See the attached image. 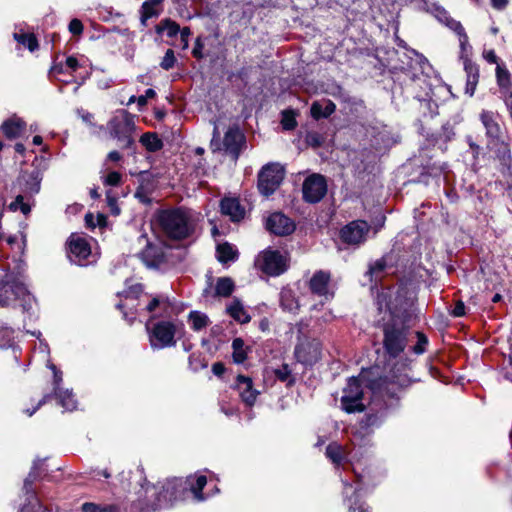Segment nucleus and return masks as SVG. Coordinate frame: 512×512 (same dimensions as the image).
Returning a JSON list of instances; mask_svg holds the SVG:
<instances>
[{
	"mask_svg": "<svg viewBox=\"0 0 512 512\" xmlns=\"http://www.w3.org/2000/svg\"><path fill=\"white\" fill-rule=\"evenodd\" d=\"M141 292H142V286L140 284H137V285L131 287L128 291H125L126 301L133 299V298H137Z\"/></svg>",
	"mask_w": 512,
	"mask_h": 512,
	"instance_id": "obj_53",
	"label": "nucleus"
},
{
	"mask_svg": "<svg viewBox=\"0 0 512 512\" xmlns=\"http://www.w3.org/2000/svg\"><path fill=\"white\" fill-rule=\"evenodd\" d=\"M182 479L168 480L161 486V490L157 491V488L153 486L151 488L152 494H157L156 502L152 504V509L167 508L173 505L178 499L179 489L182 488Z\"/></svg>",
	"mask_w": 512,
	"mask_h": 512,
	"instance_id": "obj_8",
	"label": "nucleus"
},
{
	"mask_svg": "<svg viewBox=\"0 0 512 512\" xmlns=\"http://www.w3.org/2000/svg\"><path fill=\"white\" fill-rule=\"evenodd\" d=\"M217 259L221 263L235 261L238 257L237 250L229 243L218 244L216 248Z\"/></svg>",
	"mask_w": 512,
	"mask_h": 512,
	"instance_id": "obj_29",
	"label": "nucleus"
},
{
	"mask_svg": "<svg viewBox=\"0 0 512 512\" xmlns=\"http://www.w3.org/2000/svg\"><path fill=\"white\" fill-rule=\"evenodd\" d=\"M107 202H108V206L110 207V210H111L112 214L118 215L120 213V209L117 206L116 199L110 197L109 195H107Z\"/></svg>",
	"mask_w": 512,
	"mask_h": 512,
	"instance_id": "obj_55",
	"label": "nucleus"
},
{
	"mask_svg": "<svg viewBox=\"0 0 512 512\" xmlns=\"http://www.w3.org/2000/svg\"><path fill=\"white\" fill-rule=\"evenodd\" d=\"M48 367L53 371L54 374V393H58L61 390L60 383L62 381V373L57 370L54 364H49Z\"/></svg>",
	"mask_w": 512,
	"mask_h": 512,
	"instance_id": "obj_48",
	"label": "nucleus"
},
{
	"mask_svg": "<svg viewBox=\"0 0 512 512\" xmlns=\"http://www.w3.org/2000/svg\"><path fill=\"white\" fill-rule=\"evenodd\" d=\"M212 372L216 376H221L225 372V367L221 362H216L212 365Z\"/></svg>",
	"mask_w": 512,
	"mask_h": 512,
	"instance_id": "obj_58",
	"label": "nucleus"
},
{
	"mask_svg": "<svg viewBox=\"0 0 512 512\" xmlns=\"http://www.w3.org/2000/svg\"><path fill=\"white\" fill-rule=\"evenodd\" d=\"M370 225L364 220H354L340 230V239L351 246H359L367 239Z\"/></svg>",
	"mask_w": 512,
	"mask_h": 512,
	"instance_id": "obj_9",
	"label": "nucleus"
},
{
	"mask_svg": "<svg viewBox=\"0 0 512 512\" xmlns=\"http://www.w3.org/2000/svg\"><path fill=\"white\" fill-rule=\"evenodd\" d=\"M362 383L363 376L351 377L346 387L343 389L341 406L347 413L362 412L365 409V405L362 402Z\"/></svg>",
	"mask_w": 512,
	"mask_h": 512,
	"instance_id": "obj_5",
	"label": "nucleus"
},
{
	"mask_svg": "<svg viewBox=\"0 0 512 512\" xmlns=\"http://www.w3.org/2000/svg\"><path fill=\"white\" fill-rule=\"evenodd\" d=\"M13 37L18 43L27 47L31 52L38 48V41L34 34L14 33Z\"/></svg>",
	"mask_w": 512,
	"mask_h": 512,
	"instance_id": "obj_37",
	"label": "nucleus"
},
{
	"mask_svg": "<svg viewBox=\"0 0 512 512\" xmlns=\"http://www.w3.org/2000/svg\"><path fill=\"white\" fill-rule=\"evenodd\" d=\"M491 4L496 9H503L506 7L508 0H490Z\"/></svg>",
	"mask_w": 512,
	"mask_h": 512,
	"instance_id": "obj_61",
	"label": "nucleus"
},
{
	"mask_svg": "<svg viewBox=\"0 0 512 512\" xmlns=\"http://www.w3.org/2000/svg\"><path fill=\"white\" fill-rule=\"evenodd\" d=\"M386 268V262L383 259L377 260L374 264H372L369 268V273L371 276H375L376 279L378 278V275L384 271Z\"/></svg>",
	"mask_w": 512,
	"mask_h": 512,
	"instance_id": "obj_47",
	"label": "nucleus"
},
{
	"mask_svg": "<svg viewBox=\"0 0 512 512\" xmlns=\"http://www.w3.org/2000/svg\"><path fill=\"white\" fill-rule=\"evenodd\" d=\"M69 31L74 35H79L83 31V25L80 20L73 19L69 23Z\"/></svg>",
	"mask_w": 512,
	"mask_h": 512,
	"instance_id": "obj_52",
	"label": "nucleus"
},
{
	"mask_svg": "<svg viewBox=\"0 0 512 512\" xmlns=\"http://www.w3.org/2000/svg\"><path fill=\"white\" fill-rule=\"evenodd\" d=\"M336 110V105L329 99L314 101L310 107L311 116L315 120L328 118Z\"/></svg>",
	"mask_w": 512,
	"mask_h": 512,
	"instance_id": "obj_22",
	"label": "nucleus"
},
{
	"mask_svg": "<svg viewBox=\"0 0 512 512\" xmlns=\"http://www.w3.org/2000/svg\"><path fill=\"white\" fill-rule=\"evenodd\" d=\"M35 480V475L33 472H30L28 477L24 481V489L26 491V494L28 495V501L29 503L22 507L20 512H47L40 504L38 499L35 497L31 486L33 481Z\"/></svg>",
	"mask_w": 512,
	"mask_h": 512,
	"instance_id": "obj_21",
	"label": "nucleus"
},
{
	"mask_svg": "<svg viewBox=\"0 0 512 512\" xmlns=\"http://www.w3.org/2000/svg\"><path fill=\"white\" fill-rule=\"evenodd\" d=\"M266 228L275 235L285 236L291 234L295 230V224L286 215L277 212L271 214L267 218Z\"/></svg>",
	"mask_w": 512,
	"mask_h": 512,
	"instance_id": "obj_14",
	"label": "nucleus"
},
{
	"mask_svg": "<svg viewBox=\"0 0 512 512\" xmlns=\"http://www.w3.org/2000/svg\"><path fill=\"white\" fill-rule=\"evenodd\" d=\"M464 314H465V306L462 302H458L452 311V315L455 317H461Z\"/></svg>",
	"mask_w": 512,
	"mask_h": 512,
	"instance_id": "obj_56",
	"label": "nucleus"
},
{
	"mask_svg": "<svg viewBox=\"0 0 512 512\" xmlns=\"http://www.w3.org/2000/svg\"><path fill=\"white\" fill-rule=\"evenodd\" d=\"M206 483L207 478L204 475L197 476L195 483H190V490L197 501L205 500L201 491L205 487Z\"/></svg>",
	"mask_w": 512,
	"mask_h": 512,
	"instance_id": "obj_39",
	"label": "nucleus"
},
{
	"mask_svg": "<svg viewBox=\"0 0 512 512\" xmlns=\"http://www.w3.org/2000/svg\"><path fill=\"white\" fill-rule=\"evenodd\" d=\"M175 62H176V58L174 55V51L172 49H168L160 63V66L164 70H169V69L173 68V66L175 65Z\"/></svg>",
	"mask_w": 512,
	"mask_h": 512,
	"instance_id": "obj_44",
	"label": "nucleus"
},
{
	"mask_svg": "<svg viewBox=\"0 0 512 512\" xmlns=\"http://www.w3.org/2000/svg\"><path fill=\"white\" fill-rule=\"evenodd\" d=\"M379 309L385 304L389 319L384 324V348L393 357L404 351L407 345L408 328L414 314L412 304L400 294H397L392 301H388L387 294L381 293L377 297Z\"/></svg>",
	"mask_w": 512,
	"mask_h": 512,
	"instance_id": "obj_1",
	"label": "nucleus"
},
{
	"mask_svg": "<svg viewBox=\"0 0 512 512\" xmlns=\"http://www.w3.org/2000/svg\"><path fill=\"white\" fill-rule=\"evenodd\" d=\"M284 179V169L279 164L265 165L258 175V189L264 196L273 194Z\"/></svg>",
	"mask_w": 512,
	"mask_h": 512,
	"instance_id": "obj_6",
	"label": "nucleus"
},
{
	"mask_svg": "<svg viewBox=\"0 0 512 512\" xmlns=\"http://www.w3.org/2000/svg\"><path fill=\"white\" fill-rule=\"evenodd\" d=\"M221 212L231 221L238 222L245 216V209L237 198L225 197L220 202Z\"/></svg>",
	"mask_w": 512,
	"mask_h": 512,
	"instance_id": "obj_17",
	"label": "nucleus"
},
{
	"mask_svg": "<svg viewBox=\"0 0 512 512\" xmlns=\"http://www.w3.org/2000/svg\"><path fill=\"white\" fill-rule=\"evenodd\" d=\"M416 336H417L418 341H417V344L415 346H413V351H414V353L420 355L425 352L426 346L428 344V339L421 332H417Z\"/></svg>",
	"mask_w": 512,
	"mask_h": 512,
	"instance_id": "obj_45",
	"label": "nucleus"
},
{
	"mask_svg": "<svg viewBox=\"0 0 512 512\" xmlns=\"http://www.w3.org/2000/svg\"><path fill=\"white\" fill-rule=\"evenodd\" d=\"M59 400V404L68 411H73L76 409V400L74 399L72 393L68 390L60 391L55 394Z\"/></svg>",
	"mask_w": 512,
	"mask_h": 512,
	"instance_id": "obj_38",
	"label": "nucleus"
},
{
	"mask_svg": "<svg viewBox=\"0 0 512 512\" xmlns=\"http://www.w3.org/2000/svg\"><path fill=\"white\" fill-rule=\"evenodd\" d=\"M234 290V282L228 277L219 278L215 286V294L220 297H228Z\"/></svg>",
	"mask_w": 512,
	"mask_h": 512,
	"instance_id": "obj_33",
	"label": "nucleus"
},
{
	"mask_svg": "<svg viewBox=\"0 0 512 512\" xmlns=\"http://www.w3.org/2000/svg\"><path fill=\"white\" fill-rule=\"evenodd\" d=\"M281 124L285 130H293L297 126L295 114L292 110H285L282 112Z\"/></svg>",
	"mask_w": 512,
	"mask_h": 512,
	"instance_id": "obj_42",
	"label": "nucleus"
},
{
	"mask_svg": "<svg viewBox=\"0 0 512 512\" xmlns=\"http://www.w3.org/2000/svg\"><path fill=\"white\" fill-rule=\"evenodd\" d=\"M179 32L183 49H186L188 47V38L191 34L190 29L188 27H184Z\"/></svg>",
	"mask_w": 512,
	"mask_h": 512,
	"instance_id": "obj_54",
	"label": "nucleus"
},
{
	"mask_svg": "<svg viewBox=\"0 0 512 512\" xmlns=\"http://www.w3.org/2000/svg\"><path fill=\"white\" fill-rule=\"evenodd\" d=\"M83 512H118V507L115 505L100 506L94 503H84L82 505Z\"/></svg>",
	"mask_w": 512,
	"mask_h": 512,
	"instance_id": "obj_41",
	"label": "nucleus"
},
{
	"mask_svg": "<svg viewBox=\"0 0 512 512\" xmlns=\"http://www.w3.org/2000/svg\"><path fill=\"white\" fill-rule=\"evenodd\" d=\"M275 375L281 381H288L291 375V371L287 365H283L281 368L275 371Z\"/></svg>",
	"mask_w": 512,
	"mask_h": 512,
	"instance_id": "obj_51",
	"label": "nucleus"
},
{
	"mask_svg": "<svg viewBox=\"0 0 512 512\" xmlns=\"http://www.w3.org/2000/svg\"><path fill=\"white\" fill-rule=\"evenodd\" d=\"M108 159L111 160V161H119L121 159V155L117 151H111L108 154Z\"/></svg>",
	"mask_w": 512,
	"mask_h": 512,
	"instance_id": "obj_64",
	"label": "nucleus"
},
{
	"mask_svg": "<svg viewBox=\"0 0 512 512\" xmlns=\"http://www.w3.org/2000/svg\"><path fill=\"white\" fill-rule=\"evenodd\" d=\"M121 174L116 172V171H112L110 173H108V175L106 176L105 180H104V183L106 185H110V186H117L120 184L121 182Z\"/></svg>",
	"mask_w": 512,
	"mask_h": 512,
	"instance_id": "obj_49",
	"label": "nucleus"
},
{
	"mask_svg": "<svg viewBox=\"0 0 512 512\" xmlns=\"http://www.w3.org/2000/svg\"><path fill=\"white\" fill-rule=\"evenodd\" d=\"M161 230L170 238L181 240L190 237L196 226V218L182 208L163 210L158 214Z\"/></svg>",
	"mask_w": 512,
	"mask_h": 512,
	"instance_id": "obj_2",
	"label": "nucleus"
},
{
	"mask_svg": "<svg viewBox=\"0 0 512 512\" xmlns=\"http://www.w3.org/2000/svg\"><path fill=\"white\" fill-rule=\"evenodd\" d=\"M48 395L44 396L32 410L27 409L25 412L28 416H32L48 399Z\"/></svg>",
	"mask_w": 512,
	"mask_h": 512,
	"instance_id": "obj_59",
	"label": "nucleus"
},
{
	"mask_svg": "<svg viewBox=\"0 0 512 512\" xmlns=\"http://www.w3.org/2000/svg\"><path fill=\"white\" fill-rule=\"evenodd\" d=\"M484 58L490 62V63H497V55L495 54V52L493 50H489V51H486L484 53Z\"/></svg>",
	"mask_w": 512,
	"mask_h": 512,
	"instance_id": "obj_60",
	"label": "nucleus"
},
{
	"mask_svg": "<svg viewBox=\"0 0 512 512\" xmlns=\"http://www.w3.org/2000/svg\"><path fill=\"white\" fill-rule=\"evenodd\" d=\"M295 357L304 365H313L321 357V343L317 339H300L295 348Z\"/></svg>",
	"mask_w": 512,
	"mask_h": 512,
	"instance_id": "obj_11",
	"label": "nucleus"
},
{
	"mask_svg": "<svg viewBox=\"0 0 512 512\" xmlns=\"http://www.w3.org/2000/svg\"><path fill=\"white\" fill-rule=\"evenodd\" d=\"M464 70L466 72L465 92L469 96H473L479 79V69L476 64L465 61Z\"/></svg>",
	"mask_w": 512,
	"mask_h": 512,
	"instance_id": "obj_26",
	"label": "nucleus"
},
{
	"mask_svg": "<svg viewBox=\"0 0 512 512\" xmlns=\"http://www.w3.org/2000/svg\"><path fill=\"white\" fill-rule=\"evenodd\" d=\"M110 136L117 139L121 148H128L133 143L132 127L127 120L113 118L108 123Z\"/></svg>",
	"mask_w": 512,
	"mask_h": 512,
	"instance_id": "obj_13",
	"label": "nucleus"
},
{
	"mask_svg": "<svg viewBox=\"0 0 512 512\" xmlns=\"http://www.w3.org/2000/svg\"><path fill=\"white\" fill-rule=\"evenodd\" d=\"M191 327L195 331H200L209 324V318L206 314L199 311H191L188 316Z\"/></svg>",
	"mask_w": 512,
	"mask_h": 512,
	"instance_id": "obj_34",
	"label": "nucleus"
},
{
	"mask_svg": "<svg viewBox=\"0 0 512 512\" xmlns=\"http://www.w3.org/2000/svg\"><path fill=\"white\" fill-rule=\"evenodd\" d=\"M158 14L159 11L155 6H151V4L144 2L141 7V23L146 25L148 19L155 17Z\"/></svg>",
	"mask_w": 512,
	"mask_h": 512,
	"instance_id": "obj_43",
	"label": "nucleus"
},
{
	"mask_svg": "<svg viewBox=\"0 0 512 512\" xmlns=\"http://www.w3.org/2000/svg\"><path fill=\"white\" fill-rule=\"evenodd\" d=\"M236 386L242 401L248 406H252L256 401L258 391L253 389L251 378L239 375L237 377Z\"/></svg>",
	"mask_w": 512,
	"mask_h": 512,
	"instance_id": "obj_19",
	"label": "nucleus"
},
{
	"mask_svg": "<svg viewBox=\"0 0 512 512\" xmlns=\"http://www.w3.org/2000/svg\"><path fill=\"white\" fill-rule=\"evenodd\" d=\"M326 456L336 466H339L340 464H342L343 461H346V462L351 461V457L346 452L345 448L336 442L330 443L327 446Z\"/></svg>",
	"mask_w": 512,
	"mask_h": 512,
	"instance_id": "obj_24",
	"label": "nucleus"
},
{
	"mask_svg": "<svg viewBox=\"0 0 512 512\" xmlns=\"http://www.w3.org/2000/svg\"><path fill=\"white\" fill-rule=\"evenodd\" d=\"M411 384V380L406 373L396 374L393 372L389 380H383L379 386V393L382 396H389L391 398L397 397L400 389L406 388Z\"/></svg>",
	"mask_w": 512,
	"mask_h": 512,
	"instance_id": "obj_15",
	"label": "nucleus"
},
{
	"mask_svg": "<svg viewBox=\"0 0 512 512\" xmlns=\"http://www.w3.org/2000/svg\"><path fill=\"white\" fill-rule=\"evenodd\" d=\"M219 138V132L215 126L213 131V138L211 140L212 150H223L234 160H236L239 157L241 148L245 143V137L240 129L237 126L230 127L224 135L222 144L219 142Z\"/></svg>",
	"mask_w": 512,
	"mask_h": 512,
	"instance_id": "obj_4",
	"label": "nucleus"
},
{
	"mask_svg": "<svg viewBox=\"0 0 512 512\" xmlns=\"http://www.w3.org/2000/svg\"><path fill=\"white\" fill-rule=\"evenodd\" d=\"M91 255V247L86 238L72 234L68 239V258L76 265L84 266Z\"/></svg>",
	"mask_w": 512,
	"mask_h": 512,
	"instance_id": "obj_12",
	"label": "nucleus"
},
{
	"mask_svg": "<svg viewBox=\"0 0 512 512\" xmlns=\"http://www.w3.org/2000/svg\"><path fill=\"white\" fill-rule=\"evenodd\" d=\"M140 142L150 152L159 151L163 147L162 140L155 133H144L140 138Z\"/></svg>",
	"mask_w": 512,
	"mask_h": 512,
	"instance_id": "obj_31",
	"label": "nucleus"
},
{
	"mask_svg": "<svg viewBox=\"0 0 512 512\" xmlns=\"http://www.w3.org/2000/svg\"><path fill=\"white\" fill-rule=\"evenodd\" d=\"M258 267L270 276H279L287 270L286 257L279 251L266 250L256 261Z\"/></svg>",
	"mask_w": 512,
	"mask_h": 512,
	"instance_id": "obj_7",
	"label": "nucleus"
},
{
	"mask_svg": "<svg viewBox=\"0 0 512 512\" xmlns=\"http://www.w3.org/2000/svg\"><path fill=\"white\" fill-rule=\"evenodd\" d=\"M163 255L152 246H148L142 253V259L147 267H157L162 262Z\"/></svg>",
	"mask_w": 512,
	"mask_h": 512,
	"instance_id": "obj_32",
	"label": "nucleus"
},
{
	"mask_svg": "<svg viewBox=\"0 0 512 512\" xmlns=\"http://www.w3.org/2000/svg\"><path fill=\"white\" fill-rule=\"evenodd\" d=\"M201 49H202V45L200 44V40L198 39L197 42H196V45H195V47L193 48V51H192L193 55L196 58H201L202 57Z\"/></svg>",
	"mask_w": 512,
	"mask_h": 512,
	"instance_id": "obj_62",
	"label": "nucleus"
},
{
	"mask_svg": "<svg viewBox=\"0 0 512 512\" xmlns=\"http://www.w3.org/2000/svg\"><path fill=\"white\" fill-rule=\"evenodd\" d=\"M227 312L235 321L241 324L248 323L251 319L243 304L238 299H234L227 307Z\"/></svg>",
	"mask_w": 512,
	"mask_h": 512,
	"instance_id": "obj_28",
	"label": "nucleus"
},
{
	"mask_svg": "<svg viewBox=\"0 0 512 512\" xmlns=\"http://www.w3.org/2000/svg\"><path fill=\"white\" fill-rule=\"evenodd\" d=\"M180 31V26L171 19H164L156 27L157 33L166 32L168 37L176 36Z\"/></svg>",
	"mask_w": 512,
	"mask_h": 512,
	"instance_id": "obj_36",
	"label": "nucleus"
},
{
	"mask_svg": "<svg viewBox=\"0 0 512 512\" xmlns=\"http://www.w3.org/2000/svg\"><path fill=\"white\" fill-rule=\"evenodd\" d=\"M511 75L509 71L502 67L501 65H497L496 67V78L497 84L500 88V93H506L507 91H511Z\"/></svg>",
	"mask_w": 512,
	"mask_h": 512,
	"instance_id": "obj_30",
	"label": "nucleus"
},
{
	"mask_svg": "<svg viewBox=\"0 0 512 512\" xmlns=\"http://www.w3.org/2000/svg\"><path fill=\"white\" fill-rule=\"evenodd\" d=\"M435 16L440 22L446 24L451 30L457 33V35L459 36L461 49L463 51H466V48L468 46V36L465 33L462 24L452 19L447 13V11L440 7H437L435 9Z\"/></svg>",
	"mask_w": 512,
	"mask_h": 512,
	"instance_id": "obj_16",
	"label": "nucleus"
},
{
	"mask_svg": "<svg viewBox=\"0 0 512 512\" xmlns=\"http://www.w3.org/2000/svg\"><path fill=\"white\" fill-rule=\"evenodd\" d=\"M64 71V67L62 64H55L51 70H50V73L55 76L57 74H60V73H63Z\"/></svg>",
	"mask_w": 512,
	"mask_h": 512,
	"instance_id": "obj_63",
	"label": "nucleus"
},
{
	"mask_svg": "<svg viewBox=\"0 0 512 512\" xmlns=\"http://www.w3.org/2000/svg\"><path fill=\"white\" fill-rule=\"evenodd\" d=\"M329 281L330 274L325 271H317L311 278L309 286L313 293L319 296H325L326 298L329 295Z\"/></svg>",
	"mask_w": 512,
	"mask_h": 512,
	"instance_id": "obj_20",
	"label": "nucleus"
},
{
	"mask_svg": "<svg viewBox=\"0 0 512 512\" xmlns=\"http://www.w3.org/2000/svg\"><path fill=\"white\" fill-rule=\"evenodd\" d=\"M344 483V494L348 498V508L349 512H356V506L359 512H366L367 510L364 508V503L359 500V492L361 487L358 485L355 489H353L352 485L347 482Z\"/></svg>",
	"mask_w": 512,
	"mask_h": 512,
	"instance_id": "obj_25",
	"label": "nucleus"
},
{
	"mask_svg": "<svg viewBox=\"0 0 512 512\" xmlns=\"http://www.w3.org/2000/svg\"><path fill=\"white\" fill-rule=\"evenodd\" d=\"M179 326L177 323L169 320H161L154 324H146L149 336V342L152 349H164L175 346V336Z\"/></svg>",
	"mask_w": 512,
	"mask_h": 512,
	"instance_id": "obj_3",
	"label": "nucleus"
},
{
	"mask_svg": "<svg viewBox=\"0 0 512 512\" xmlns=\"http://www.w3.org/2000/svg\"><path fill=\"white\" fill-rule=\"evenodd\" d=\"M232 357L235 363L241 364L247 358V351L244 345V341L241 338H235L232 342Z\"/></svg>",
	"mask_w": 512,
	"mask_h": 512,
	"instance_id": "obj_35",
	"label": "nucleus"
},
{
	"mask_svg": "<svg viewBox=\"0 0 512 512\" xmlns=\"http://www.w3.org/2000/svg\"><path fill=\"white\" fill-rule=\"evenodd\" d=\"M11 210H18L20 209L23 214H27L30 212V207L23 202V196L18 195L16 199L10 204Z\"/></svg>",
	"mask_w": 512,
	"mask_h": 512,
	"instance_id": "obj_46",
	"label": "nucleus"
},
{
	"mask_svg": "<svg viewBox=\"0 0 512 512\" xmlns=\"http://www.w3.org/2000/svg\"><path fill=\"white\" fill-rule=\"evenodd\" d=\"M24 129L25 122L17 117L10 118L1 125L2 132L10 139L20 136Z\"/></svg>",
	"mask_w": 512,
	"mask_h": 512,
	"instance_id": "obj_27",
	"label": "nucleus"
},
{
	"mask_svg": "<svg viewBox=\"0 0 512 512\" xmlns=\"http://www.w3.org/2000/svg\"><path fill=\"white\" fill-rule=\"evenodd\" d=\"M66 66L71 69L72 71H76L79 67V63H78V60L73 57V56H69L67 59H66Z\"/></svg>",
	"mask_w": 512,
	"mask_h": 512,
	"instance_id": "obj_57",
	"label": "nucleus"
},
{
	"mask_svg": "<svg viewBox=\"0 0 512 512\" xmlns=\"http://www.w3.org/2000/svg\"><path fill=\"white\" fill-rule=\"evenodd\" d=\"M171 307V303L167 298L154 297L146 303L143 311L152 314L151 318L158 316H165L168 314V309Z\"/></svg>",
	"mask_w": 512,
	"mask_h": 512,
	"instance_id": "obj_23",
	"label": "nucleus"
},
{
	"mask_svg": "<svg viewBox=\"0 0 512 512\" xmlns=\"http://www.w3.org/2000/svg\"><path fill=\"white\" fill-rule=\"evenodd\" d=\"M480 120L486 130V135L491 139L490 143L496 144L501 137V128L496 121L495 113L491 111H482L480 114Z\"/></svg>",
	"mask_w": 512,
	"mask_h": 512,
	"instance_id": "obj_18",
	"label": "nucleus"
},
{
	"mask_svg": "<svg viewBox=\"0 0 512 512\" xmlns=\"http://www.w3.org/2000/svg\"><path fill=\"white\" fill-rule=\"evenodd\" d=\"M303 199L308 203L319 202L327 193V182L321 174H311L302 185Z\"/></svg>",
	"mask_w": 512,
	"mask_h": 512,
	"instance_id": "obj_10",
	"label": "nucleus"
},
{
	"mask_svg": "<svg viewBox=\"0 0 512 512\" xmlns=\"http://www.w3.org/2000/svg\"><path fill=\"white\" fill-rule=\"evenodd\" d=\"M322 137L316 132L308 133L306 136V142L312 147H319L322 144Z\"/></svg>",
	"mask_w": 512,
	"mask_h": 512,
	"instance_id": "obj_50",
	"label": "nucleus"
},
{
	"mask_svg": "<svg viewBox=\"0 0 512 512\" xmlns=\"http://www.w3.org/2000/svg\"><path fill=\"white\" fill-rule=\"evenodd\" d=\"M280 301L285 310L294 311L298 308V303L294 300L290 290H284L281 292Z\"/></svg>",
	"mask_w": 512,
	"mask_h": 512,
	"instance_id": "obj_40",
	"label": "nucleus"
}]
</instances>
